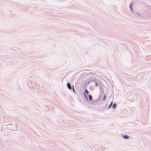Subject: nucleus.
Segmentation results:
<instances>
[{
    "label": "nucleus",
    "instance_id": "7",
    "mask_svg": "<svg viewBox=\"0 0 151 151\" xmlns=\"http://www.w3.org/2000/svg\"><path fill=\"white\" fill-rule=\"evenodd\" d=\"M85 91L87 94H88L89 93L88 91L86 89L85 90Z\"/></svg>",
    "mask_w": 151,
    "mask_h": 151
},
{
    "label": "nucleus",
    "instance_id": "1",
    "mask_svg": "<svg viewBox=\"0 0 151 151\" xmlns=\"http://www.w3.org/2000/svg\"><path fill=\"white\" fill-rule=\"evenodd\" d=\"M67 86H68V88L70 89H71V85H70V83H68L67 84Z\"/></svg>",
    "mask_w": 151,
    "mask_h": 151
},
{
    "label": "nucleus",
    "instance_id": "6",
    "mask_svg": "<svg viewBox=\"0 0 151 151\" xmlns=\"http://www.w3.org/2000/svg\"><path fill=\"white\" fill-rule=\"evenodd\" d=\"M113 106L114 108H115L116 106V104H113Z\"/></svg>",
    "mask_w": 151,
    "mask_h": 151
},
{
    "label": "nucleus",
    "instance_id": "9",
    "mask_svg": "<svg viewBox=\"0 0 151 151\" xmlns=\"http://www.w3.org/2000/svg\"><path fill=\"white\" fill-rule=\"evenodd\" d=\"M106 95H104V97L103 99V100L104 101V100L106 98Z\"/></svg>",
    "mask_w": 151,
    "mask_h": 151
},
{
    "label": "nucleus",
    "instance_id": "5",
    "mask_svg": "<svg viewBox=\"0 0 151 151\" xmlns=\"http://www.w3.org/2000/svg\"><path fill=\"white\" fill-rule=\"evenodd\" d=\"M132 6H133V4H131V5H130V8L132 11Z\"/></svg>",
    "mask_w": 151,
    "mask_h": 151
},
{
    "label": "nucleus",
    "instance_id": "4",
    "mask_svg": "<svg viewBox=\"0 0 151 151\" xmlns=\"http://www.w3.org/2000/svg\"><path fill=\"white\" fill-rule=\"evenodd\" d=\"M84 96L85 97V98H86V99L87 100H88V98H87V95L86 94H84Z\"/></svg>",
    "mask_w": 151,
    "mask_h": 151
},
{
    "label": "nucleus",
    "instance_id": "2",
    "mask_svg": "<svg viewBox=\"0 0 151 151\" xmlns=\"http://www.w3.org/2000/svg\"><path fill=\"white\" fill-rule=\"evenodd\" d=\"M124 137L126 139H128L129 138V137L128 135H125L124 136Z\"/></svg>",
    "mask_w": 151,
    "mask_h": 151
},
{
    "label": "nucleus",
    "instance_id": "3",
    "mask_svg": "<svg viewBox=\"0 0 151 151\" xmlns=\"http://www.w3.org/2000/svg\"><path fill=\"white\" fill-rule=\"evenodd\" d=\"M89 98L90 100L91 101L92 100V97L91 95L90 94L89 95Z\"/></svg>",
    "mask_w": 151,
    "mask_h": 151
},
{
    "label": "nucleus",
    "instance_id": "10",
    "mask_svg": "<svg viewBox=\"0 0 151 151\" xmlns=\"http://www.w3.org/2000/svg\"><path fill=\"white\" fill-rule=\"evenodd\" d=\"M73 90L74 91V88H73Z\"/></svg>",
    "mask_w": 151,
    "mask_h": 151
},
{
    "label": "nucleus",
    "instance_id": "8",
    "mask_svg": "<svg viewBox=\"0 0 151 151\" xmlns=\"http://www.w3.org/2000/svg\"><path fill=\"white\" fill-rule=\"evenodd\" d=\"M112 103H113L112 102H111L109 106V107H110L112 105Z\"/></svg>",
    "mask_w": 151,
    "mask_h": 151
}]
</instances>
